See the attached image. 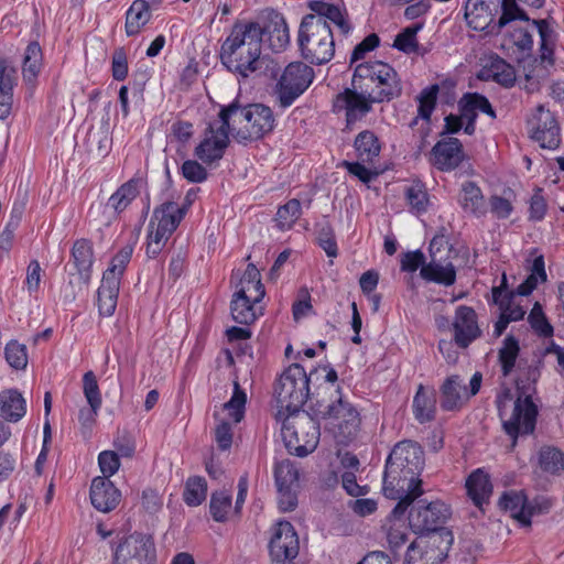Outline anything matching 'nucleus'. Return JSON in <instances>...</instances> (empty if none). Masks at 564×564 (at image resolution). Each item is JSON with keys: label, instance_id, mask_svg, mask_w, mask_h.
<instances>
[{"label": "nucleus", "instance_id": "obj_1", "mask_svg": "<svg viewBox=\"0 0 564 564\" xmlns=\"http://www.w3.org/2000/svg\"><path fill=\"white\" fill-rule=\"evenodd\" d=\"M425 466L422 446L411 440L401 441L390 452L383 473V495L399 500L391 516L400 519L416 498L423 495L420 478Z\"/></svg>", "mask_w": 564, "mask_h": 564}, {"label": "nucleus", "instance_id": "obj_2", "mask_svg": "<svg viewBox=\"0 0 564 564\" xmlns=\"http://www.w3.org/2000/svg\"><path fill=\"white\" fill-rule=\"evenodd\" d=\"M261 31L259 22H237L220 47L221 64L242 77L262 66Z\"/></svg>", "mask_w": 564, "mask_h": 564}, {"label": "nucleus", "instance_id": "obj_3", "mask_svg": "<svg viewBox=\"0 0 564 564\" xmlns=\"http://www.w3.org/2000/svg\"><path fill=\"white\" fill-rule=\"evenodd\" d=\"M542 360L538 359L535 365H530L525 371V380L517 379V399L509 417H506L505 404L498 401V413L502 422L505 433L512 440V447L517 445L520 435H530L535 430L538 406L532 401L535 392V383L540 378V366Z\"/></svg>", "mask_w": 564, "mask_h": 564}, {"label": "nucleus", "instance_id": "obj_4", "mask_svg": "<svg viewBox=\"0 0 564 564\" xmlns=\"http://www.w3.org/2000/svg\"><path fill=\"white\" fill-rule=\"evenodd\" d=\"M351 80L357 84L360 91L372 96V100L389 102L402 94V84L397 70L382 61L357 64Z\"/></svg>", "mask_w": 564, "mask_h": 564}, {"label": "nucleus", "instance_id": "obj_5", "mask_svg": "<svg viewBox=\"0 0 564 564\" xmlns=\"http://www.w3.org/2000/svg\"><path fill=\"white\" fill-rule=\"evenodd\" d=\"M297 44L302 57L313 65L328 63L335 54V41L332 29L322 18L313 13L303 17L297 34Z\"/></svg>", "mask_w": 564, "mask_h": 564}, {"label": "nucleus", "instance_id": "obj_6", "mask_svg": "<svg viewBox=\"0 0 564 564\" xmlns=\"http://www.w3.org/2000/svg\"><path fill=\"white\" fill-rule=\"evenodd\" d=\"M318 420L307 412L286 415L281 434L291 455L305 457L316 449L321 436Z\"/></svg>", "mask_w": 564, "mask_h": 564}, {"label": "nucleus", "instance_id": "obj_7", "mask_svg": "<svg viewBox=\"0 0 564 564\" xmlns=\"http://www.w3.org/2000/svg\"><path fill=\"white\" fill-rule=\"evenodd\" d=\"M274 397L280 414L282 411L288 415L301 413L310 397V377L303 366L292 364L283 371L275 383Z\"/></svg>", "mask_w": 564, "mask_h": 564}, {"label": "nucleus", "instance_id": "obj_8", "mask_svg": "<svg viewBox=\"0 0 564 564\" xmlns=\"http://www.w3.org/2000/svg\"><path fill=\"white\" fill-rule=\"evenodd\" d=\"M454 542L449 530H441L415 539L406 550L404 564H441Z\"/></svg>", "mask_w": 564, "mask_h": 564}, {"label": "nucleus", "instance_id": "obj_9", "mask_svg": "<svg viewBox=\"0 0 564 564\" xmlns=\"http://www.w3.org/2000/svg\"><path fill=\"white\" fill-rule=\"evenodd\" d=\"M336 393L340 394V388L336 389ZM314 415L322 420H333L334 426L337 429V437L340 442H349L356 437L360 426V415L356 408L344 400L341 395L336 401L318 406L314 410Z\"/></svg>", "mask_w": 564, "mask_h": 564}, {"label": "nucleus", "instance_id": "obj_10", "mask_svg": "<svg viewBox=\"0 0 564 564\" xmlns=\"http://www.w3.org/2000/svg\"><path fill=\"white\" fill-rule=\"evenodd\" d=\"M451 516L449 508L442 501L435 500L426 502L419 500L409 511V525L411 530L421 534H432L441 530H447L443 524Z\"/></svg>", "mask_w": 564, "mask_h": 564}, {"label": "nucleus", "instance_id": "obj_11", "mask_svg": "<svg viewBox=\"0 0 564 564\" xmlns=\"http://www.w3.org/2000/svg\"><path fill=\"white\" fill-rule=\"evenodd\" d=\"M155 561L152 536L140 532L123 538L113 553V564H155Z\"/></svg>", "mask_w": 564, "mask_h": 564}, {"label": "nucleus", "instance_id": "obj_12", "mask_svg": "<svg viewBox=\"0 0 564 564\" xmlns=\"http://www.w3.org/2000/svg\"><path fill=\"white\" fill-rule=\"evenodd\" d=\"M314 70L311 66L295 62L289 64L276 84V93L282 107L291 106L311 85Z\"/></svg>", "mask_w": 564, "mask_h": 564}, {"label": "nucleus", "instance_id": "obj_13", "mask_svg": "<svg viewBox=\"0 0 564 564\" xmlns=\"http://www.w3.org/2000/svg\"><path fill=\"white\" fill-rule=\"evenodd\" d=\"M246 113V123L239 127L234 134L238 143L247 144L260 140L274 129L275 118L270 107L262 104H249Z\"/></svg>", "mask_w": 564, "mask_h": 564}, {"label": "nucleus", "instance_id": "obj_14", "mask_svg": "<svg viewBox=\"0 0 564 564\" xmlns=\"http://www.w3.org/2000/svg\"><path fill=\"white\" fill-rule=\"evenodd\" d=\"M299 550V536L294 527L289 521L275 523L269 542L271 561L276 564H294Z\"/></svg>", "mask_w": 564, "mask_h": 564}, {"label": "nucleus", "instance_id": "obj_15", "mask_svg": "<svg viewBox=\"0 0 564 564\" xmlns=\"http://www.w3.org/2000/svg\"><path fill=\"white\" fill-rule=\"evenodd\" d=\"M531 138L541 148L554 150L561 143L560 126L555 116L543 105H539L528 121Z\"/></svg>", "mask_w": 564, "mask_h": 564}, {"label": "nucleus", "instance_id": "obj_16", "mask_svg": "<svg viewBox=\"0 0 564 564\" xmlns=\"http://www.w3.org/2000/svg\"><path fill=\"white\" fill-rule=\"evenodd\" d=\"M382 100H372L368 93L360 91L357 84L351 82V87L338 94L334 104L335 108L345 109L347 122H355L372 110V104H381Z\"/></svg>", "mask_w": 564, "mask_h": 564}, {"label": "nucleus", "instance_id": "obj_17", "mask_svg": "<svg viewBox=\"0 0 564 564\" xmlns=\"http://www.w3.org/2000/svg\"><path fill=\"white\" fill-rule=\"evenodd\" d=\"M499 8L500 0H467L465 4V20L475 31L492 33L490 30Z\"/></svg>", "mask_w": 564, "mask_h": 564}, {"label": "nucleus", "instance_id": "obj_18", "mask_svg": "<svg viewBox=\"0 0 564 564\" xmlns=\"http://www.w3.org/2000/svg\"><path fill=\"white\" fill-rule=\"evenodd\" d=\"M229 135L219 127L214 129L212 124L206 128L205 137L195 148L194 154L205 164H213L223 159L229 145Z\"/></svg>", "mask_w": 564, "mask_h": 564}, {"label": "nucleus", "instance_id": "obj_19", "mask_svg": "<svg viewBox=\"0 0 564 564\" xmlns=\"http://www.w3.org/2000/svg\"><path fill=\"white\" fill-rule=\"evenodd\" d=\"M453 329L455 344L460 348H467L479 338L481 329L478 326L475 310L470 306L459 305L455 311Z\"/></svg>", "mask_w": 564, "mask_h": 564}, {"label": "nucleus", "instance_id": "obj_20", "mask_svg": "<svg viewBox=\"0 0 564 564\" xmlns=\"http://www.w3.org/2000/svg\"><path fill=\"white\" fill-rule=\"evenodd\" d=\"M433 164L443 172H449L459 166L463 161V144L457 138L438 141L432 149Z\"/></svg>", "mask_w": 564, "mask_h": 564}, {"label": "nucleus", "instance_id": "obj_21", "mask_svg": "<svg viewBox=\"0 0 564 564\" xmlns=\"http://www.w3.org/2000/svg\"><path fill=\"white\" fill-rule=\"evenodd\" d=\"M91 505L101 512L112 511L121 500L120 490L105 477H95L90 486Z\"/></svg>", "mask_w": 564, "mask_h": 564}, {"label": "nucleus", "instance_id": "obj_22", "mask_svg": "<svg viewBox=\"0 0 564 564\" xmlns=\"http://www.w3.org/2000/svg\"><path fill=\"white\" fill-rule=\"evenodd\" d=\"M307 8L315 18H322V22L336 25L343 35H348L352 30V24L346 9H340L334 3L324 1H310Z\"/></svg>", "mask_w": 564, "mask_h": 564}, {"label": "nucleus", "instance_id": "obj_23", "mask_svg": "<svg viewBox=\"0 0 564 564\" xmlns=\"http://www.w3.org/2000/svg\"><path fill=\"white\" fill-rule=\"evenodd\" d=\"M265 19V23L263 25L260 24L261 43L263 37L267 36L272 51L280 52L284 50L290 42L289 28L284 17L281 13L271 11Z\"/></svg>", "mask_w": 564, "mask_h": 564}, {"label": "nucleus", "instance_id": "obj_24", "mask_svg": "<svg viewBox=\"0 0 564 564\" xmlns=\"http://www.w3.org/2000/svg\"><path fill=\"white\" fill-rule=\"evenodd\" d=\"M499 507L509 512L521 525H531V517L534 513L532 507L522 491H507L499 499Z\"/></svg>", "mask_w": 564, "mask_h": 564}, {"label": "nucleus", "instance_id": "obj_25", "mask_svg": "<svg viewBox=\"0 0 564 564\" xmlns=\"http://www.w3.org/2000/svg\"><path fill=\"white\" fill-rule=\"evenodd\" d=\"M441 408L444 411H458L468 400L467 388L458 375L447 377L440 388Z\"/></svg>", "mask_w": 564, "mask_h": 564}, {"label": "nucleus", "instance_id": "obj_26", "mask_svg": "<svg viewBox=\"0 0 564 564\" xmlns=\"http://www.w3.org/2000/svg\"><path fill=\"white\" fill-rule=\"evenodd\" d=\"M465 487L474 505L480 511H484V506L488 503L492 494V485L489 475L478 468L467 477Z\"/></svg>", "mask_w": 564, "mask_h": 564}, {"label": "nucleus", "instance_id": "obj_27", "mask_svg": "<svg viewBox=\"0 0 564 564\" xmlns=\"http://www.w3.org/2000/svg\"><path fill=\"white\" fill-rule=\"evenodd\" d=\"M458 204L465 213L477 218L484 217L487 214L485 196L481 188L474 181H467L462 184Z\"/></svg>", "mask_w": 564, "mask_h": 564}, {"label": "nucleus", "instance_id": "obj_28", "mask_svg": "<svg viewBox=\"0 0 564 564\" xmlns=\"http://www.w3.org/2000/svg\"><path fill=\"white\" fill-rule=\"evenodd\" d=\"M43 67V53L36 41L30 42L22 61V77L30 90L34 89Z\"/></svg>", "mask_w": 564, "mask_h": 564}, {"label": "nucleus", "instance_id": "obj_29", "mask_svg": "<svg viewBox=\"0 0 564 564\" xmlns=\"http://www.w3.org/2000/svg\"><path fill=\"white\" fill-rule=\"evenodd\" d=\"M420 274L425 281L445 286H451L456 281V269L449 259L433 258L426 265L422 267Z\"/></svg>", "mask_w": 564, "mask_h": 564}, {"label": "nucleus", "instance_id": "obj_30", "mask_svg": "<svg viewBox=\"0 0 564 564\" xmlns=\"http://www.w3.org/2000/svg\"><path fill=\"white\" fill-rule=\"evenodd\" d=\"M72 258L78 273V280L87 285L91 278V267L94 263L93 245L87 239H78L72 248Z\"/></svg>", "mask_w": 564, "mask_h": 564}, {"label": "nucleus", "instance_id": "obj_31", "mask_svg": "<svg viewBox=\"0 0 564 564\" xmlns=\"http://www.w3.org/2000/svg\"><path fill=\"white\" fill-rule=\"evenodd\" d=\"M265 294L264 285L261 282V274L258 268L249 263L236 286L235 296L249 297L253 302H261Z\"/></svg>", "mask_w": 564, "mask_h": 564}, {"label": "nucleus", "instance_id": "obj_32", "mask_svg": "<svg viewBox=\"0 0 564 564\" xmlns=\"http://www.w3.org/2000/svg\"><path fill=\"white\" fill-rule=\"evenodd\" d=\"M413 415L421 423H427L435 419L436 414V392L433 388H425L420 384L413 398Z\"/></svg>", "mask_w": 564, "mask_h": 564}, {"label": "nucleus", "instance_id": "obj_33", "mask_svg": "<svg viewBox=\"0 0 564 564\" xmlns=\"http://www.w3.org/2000/svg\"><path fill=\"white\" fill-rule=\"evenodd\" d=\"M480 78L491 79L505 88L513 87L517 80L514 67L498 55L490 58V63L481 70Z\"/></svg>", "mask_w": 564, "mask_h": 564}, {"label": "nucleus", "instance_id": "obj_34", "mask_svg": "<svg viewBox=\"0 0 564 564\" xmlns=\"http://www.w3.org/2000/svg\"><path fill=\"white\" fill-rule=\"evenodd\" d=\"M184 218V210H178V204L172 200L162 203L155 207L150 221L167 234H173Z\"/></svg>", "mask_w": 564, "mask_h": 564}, {"label": "nucleus", "instance_id": "obj_35", "mask_svg": "<svg viewBox=\"0 0 564 564\" xmlns=\"http://www.w3.org/2000/svg\"><path fill=\"white\" fill-rule=\"evenodd\" d=\"M26 412V403L17 389L0 392V416L8 422L20 421Z\"/></svg>", "mask_w": 564, "mask_h": 564}, {"label": "nucleus", "instance_id": "obj_36", "mask_svg": "<svg viewBox=\"0 0 564 564\" xmlns=\"http://www.w3.org/2000/svg\"><path fill=\"white\" fill-rule=\"evenodd\" d=\"M144 183L142 177H132L123 183L108 199L107 206L117 214L122 213L140 194V188Z\"/></svg>", "mask_w": 564, "mask_h": 564}, {"label": "nucleus", "instance_id": "obj_37", "mask_svg": "<svg viewBox=\"0 0 564 564\" xmlns=\"http://www.w3.org/2000/svg\"><path fill=\"white\" fill-rule=\"evenodd\" d=\"M14 69L10 68L4 59L0 58V119H7L13 104Z\"/></svg>", "mask_w": 564, "mask_h": 564}, {"label": "nucleus", "instance_id": "obj_38", "mask_svg": "<svg viewBox=\"0 0 564 564\" xmlns=\"http://www.w3.org/2000/svg\"><path fill=\"white\" fill-rule=\"evenodd\" d=\"M150 19L151 11L148 1L134 0L126 13L124 30L127 35L134 36L139 34Z\"/></svg>", "mask_w": 564, "mask_h": 564}, {"label": "nucleus", "instance_id": "obj_39", "mask_svg": "<svg viewBox=\"0 0 564 564\" xmlns=\"http://www.w3.org/2000/svg\"><path fill=\"white\" fill-rule=\"evenodd\" d=\"M119 289V282L102 276L101 284L97 291V304L100 315L111 316L115 313Z\"/></svg>", "mask_w": 564, "mask_h": 564}, {"label": "nucleus", "instance_id": "obj_40", "mask_svg": "<svg viewBox=\"0 0 564 564\" xmlns=\"http://www.w3.org/2000/svg\"><path fill=\"white\" fill-rule=\"evenodd\" d=\"M247 106H241L238 100H234L228 106H223L218 117L220 119V129H224L229 135H234L239 127L246 123Z\"/></svg>", "mask_w": 564, "mask_h": 564}, {"label": "nucleus", "instance_id": "obj_41", "mask_svg": "<svg viewBox=\"0 0 564 564\" xmlns=\"http://www.w3.org/2000/svg\"><path fill=\"white\" fill-rule=\"evenodd\" d=\"M354 148L361 162L372 163L380 154L381 144L375 132L364 130L355 138Z\"/></svg>", "mask_w": 564, "mask_h": 564}, {"label": "nucleus", "instance_id": "obj_42", "mask_svg": "<svg viewBox=\"0 0 564 564\" xmlns=\"http://www.w3.org/2000/svg\"><path fill=\"white\" fill-rule=\"evenodd\" d=\"M258 303L249 300V297L232 295L230 302L232 319L243 325L252 324L262 314L261 308L257 306Z\"/></svg>", "mask_w": 564, "mask_h": 564}, {"label": "nucleus", "instance_id": "obj_43", "mask_svg": "<svg viewBox=\"0 0 564 564\" xmlns=\"http://www.w3.org/2000/svg\"><path fill=\"white\" fill-rule=\"evenodd\" d=\"M440 87L437 84L431 85L426 88H424L421 94L417 97L419 100V108H417V117H415L412 122L410 123V127H414L419 118L424 120V126L426 133L430 131V121L431 116L435 109L436 100H437V94H438Z\"/></svg>", "mask_w": 564, "mask_h": 564}, {"label": "nucleus", "instance_id": "obj_44", "mask_svg": "<svg viewBox=\"0 0 564 564\" xmlns=\"http://www.w3.org/2000/svg\"><path fill=\"white\" fill-rule=\"evenodd\" d=\"M404 198L413 214L426 213L430 205V197L425 184L419 180L413 181L404 188Z\"/></svg>", "mask_w": 564, "mask_h": 564}, {"label": "nucleus", "instance_id": "obj_45", "mask_svg": "<svg viewBox=\"0 0 564 564\" xmlns=\"http://www.w3.org/2000/svg\"><path fill=\"white\" fill-rule=\"evenodd\" d=\"M519 340L514 336L508 335L503 339L502 346L498 351V360L503 377H508L512 372L519 357Z\"/></svg>", "mask_w": 564, "mask_h": 564}, {"label": "nucleus", "instance_id": "obj_46", "mask_svg": "<svg viewBox=\"0 0 564 564\" xmlns=\"http://www.w3.org/2000/svg\"><path fill=\"white\" fill-rule=\"evenodd\" d=\"M423 28V23H415L403 29L394 39L393 47L405 54H419L424 55V52H420V44L416 40L417 32Z\"/></svg>", "mask_w": 564, "mask_h": 564}, {"label": "nucleus", "instance_id": "obj_47", "mask_svg": "<svg viewBox=\"0 0 564 564\" xmlns=\"http://www.w3.org/2000/svg\"><path fill=\"white\" fill-rule=\"evenodd\" d=\"M501 15L494 23L491 32L499 33L507 24L514 20L530 21L528 14L516 2V0H500Z\"/></svg>", "mask_w": 564, "mask_h": 564}, {"label": "nucleus", "instance_id": "obj_48", "mask_svg": "<svg viewBox=\"0 0 564 564\" xmlns=\"http://www.w3.org/2000/svg\"><path fill=\"white\" fill-rule=\"evenodd\" d=\"M207 495L206 479L199 476L191 477L185 484L183 499L187 506H199Z\"/></svg>", "mask_w": 564, "mask_h": 564}, {"label": "nucleus", "instance_id": "obj_49", "mask_svg": "<svg viewBox=\"0 0 564 564\" xmlns=\"http://www.w3.org/2000/svg\"><path fill=\"white\" fill-rule=\"evenodd\" d=\"M172 235L167 231L156 227L153 221H149L147 235V256L149 258H156L165 247L167 240Z\"/></svg>", "mask_w": 564, "mask_h": 564}, {"label": "nucleus", "instance_id": "obj_50", "mask_svg": "<svg viewBox=\"0 0 564 564\" xmlns=\"http://www.w3.org/2000/svg\"><path fill=\"white\" fill-rule=\"evenodd\" d=\"M302 214L301 203L296 198L288 200L278 208L275 220L282 230L291 229Z\"/></svg>", "mask_w": 564, "mask_h": 564}, {"label": "nucleus", "instance_id": "obj_51", "mask_svg": "<svg viewBox=\"0 0 564 564\" xmlns=\"http://www.w3.org/2000/svg\"><path fill=\"white\" fill-rule=\"evenodd\" d=\"M232 497L226 490L215 491L210 496L209 511L216 522L227 521L228 512L231 509Z\"/></svg>", "mask_w": 564, "mask_h": 564}, {"label": "nucleus", "instance_id": "obj_52", "mask_svg": "<svg viewBox=\"0 0 564 564\" xmlns=\"http://www.w3.org/2000/svg\"><path fill=\"white\" fill-rule=\"evenodd\" d=\"M132 252V246L127 245L122 247L112 258L110 267L104 272L102 276L107 279H113L116 282L121 283V278L124 273L127 264L131 260Z\"/></svg>", "mask_w": 564, "mask_h": 564}, {"label": "nucleus", "instance_id": "obj_53", "mask_svg": "<svg viewBox=\"0 0 564 564\" xmlns=\"http://www.w3.org/2000/svg\"><path fill=\"white\" fill-rule=\"evenodd\" d=\"M539 464L544 471L556 474L564 469V454L555 447H542Z\"/></svg>", "mask_w": 564, "mask_h": 564}, {"label": "nucleus", "instance_id": "obj_54", "mask_svg": "<svg viewBox=\"0 0 564 564\" xmlns=\"http://www.w3.org/2000/svg\"><path fill=\"white\" fill-rule=\"evenodd\" d=\"M275 484L278 489L295 488L299 484V470L289 460L282 462L274 469Z\"/></svg>", "mask_w": 564, "mask_h": 564}, {"label": "nucleus", "instance_id": "obj_55", "mask_svg": "<svg viewBox=\"0 0 564 564\" xmlns=\"http://www.w3.org/2000/svg\"><path fill=\"white\" fill-rule=\"evenodd\" d=\"M528 322L531 328L541 337H551L553 336V326L549 323L542 305L539 302H535L531 312L528 316Z\"/></svg>", "mask_w": 564, "mask_h": 564}, {"label": "nucleus", "instance_id": "obj_56", "mask_svg": "<svg viewBox=\"0 0 564 564\" xmlns=\"http://www.w3.org/2000/svg\"><path fill=\"white\" fill-rule=\"evenodd\" d=\"M7 362L17 370H23L28 366L26 346L18 340H10L4 347Z\"/></svg>", "mask_w": 564, "mask_h": 564}, {"label": "nucleus", "instance_id": "obj_57", "mask_svg": "<svg viewBox=\"0 0 564 564\" xmlns=\"http://www.w3.org/2000/svg\"><path fill=\"white\" fill-rule=\"evenodd\" d=\"M247 394L238 381L234 382V393L224 408L229 411V415L236 423H239L245 415Z\"/></svg>", "mask_w": 564, "mask_h": 564}, {"label": "nucleus", "instance_id": "obj_58", "mask_svg": "<svg viewBox=\"0 0 564 564\" xmlns=\"http://www.w3.org/2000/svg\"><path fill=\"white\" fill-rule=\"evenodd\" d=\"M317 243L326 252L328 257L335 258L338 254L335 232L328 221L318 224Z\"/></svg>", "mask_w": 564, "mask_h": 564}, {"label": "nucleus", "instance_id": "obj_59", "mask_svg": "<svg viewBox=\"0 0 564 564\" xmlns=\"http://www.w3.org/2000/svg\"><path fill=\"white\" fill-rule=\"evenodd\" d=\"M83 391L89 406L100 409L102 400L97 378L93 371H87L83 377Z\"/></svg>", "mask_w": 564, "mask_h": 564}, {"label": "nucleus", "instance_id": "obj_60", "mask_svg": "<svg viewBox=\"0 0 564 564\" xmlns=\"http://www.w3.org/2000/svg\"><path fill=\"white\" fill-rule=\"evenodd\" d=\"M181 174L189 183H203L208 178L207 170L196 160L184 161Z\"/></svg>", "mask_w": 564, "mask_h": 564}, {"label": "nucleus", "instance_id": "obj_61", "mask_svg": "<svg viewBox=\"0 0 564 564\" xmlns=\"http://www.w3.org/2000/svg\"><path fill=\"white\" fill-rule=\"evenodd\" d=\"M98 464L104 475L102 477L109 479L120 467L119 455L113 451H104L98 455Z\"/></svg>", "mask_w": 564, "mask_h": 564}, {"label": "nucleus", "instance_id": "obj_62", "mask_svg": "<svg viewBox=\"0 0 564 564\" xmlns=\"http://www.w3.org/2000/svg\"><path fill=\"white\" fill-rule=\"evenodd\" d=\"M542 193V188H535L530 199L529 220L531 221H541L546 214L547 204Z\"/></svg>", "mask_w": 564, "mask_h": 564}, {"label": "nucleus", "instance_id": "obj_63", "mask_svg": "<svg viewBox=\"0 0 564 564\" xmlns=\"http://www.w3.org/2000/svg\"><path fill=\"white\" fill-rule=\"evenodd\" d=\"M380 44V37L376 33L367 35L360 43L352 50L350 56V65L365 58L366 54L377 48Z\"/></svg>", "mask_w": 564, "mask_h": 564}, {"label": "nucleus", "instance_id": "obj_64", "mask_svg": "<svg viewBox=\"0 0 564 564\" xmlns=\"http://www.w3.org/2000/svg\"><path fill=\"white\" fill-rule=\"evenodd\" d=\"M489 206L490 212L498 219H507L513 212L512 203L507 196H490Z\"/></svg>", "mask_w": 564, "mask_h": 564}]
</instances>
